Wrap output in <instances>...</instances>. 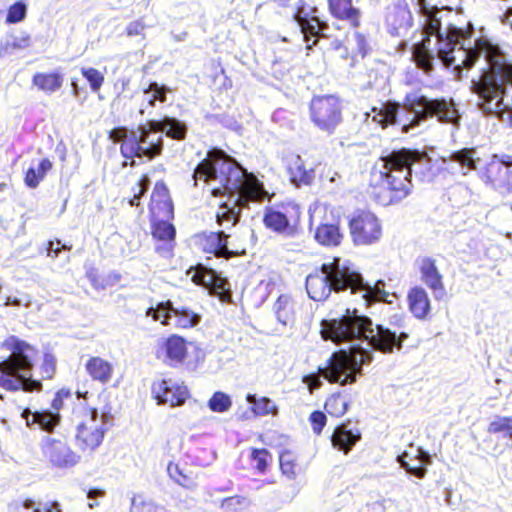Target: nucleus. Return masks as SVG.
<instances>
[{
	"mask_svg": "<svg viewBox=\"0 0 512 512\" xmlns=\"http://www.w3.org/2000/svg\"><path fill=\"white\" fill-rule=\"evenodd\" d=\"M320 332L323 339L338 345L347 344L348 349L333 353L327 365L319 369L321 375L311 373L303 377L310 393L322 386L321 377L340 385L354 383L362 373V366L372 361V350L393 353L395 349L400 350L408 338L406 332L397 334L382 325H374L357 309H347L339 318L322 320Z\"/></svg>",
	"mask_w": 512,
	"mask_h": 512,
	"instance_id": "obj_1",
	"label": "nucleus"
},
{
	"mask_svg": "<svg viewBox=\"0 0 512 512\" xmlns=\"http://www.w3.org/2000/svg\"><path fill=\"white\" fill-rule=\"evenodd\" d=\"M195 185L199 180L210 187L213 196L228 195L216 212L217 224L225 229L233 227L240 219L241 208L249 202H260L269 198V192L257 177L226 155L213 149L207 153L193 173Z\"/></svg>",
	"mask_w": 512,
	"mask_h": 512,
	"instance_id": "obj_2",
	"label": "nucleus"
},
{
	"mask_svg": "<svg viewBox=\"0 0 512 512\" xmlns=\"http://www.w3.org/2000/svg\"><path fill=\"white\" fill-rule=\"evenodd\" d=\"M436 117L441 123L458 129L461 115L453 98H429L419 91L405 95L402 104L395 101L381 102L365 112V120L382 128L398 125L402 133L413 132L428 118Z\"/></svg>",
	"mask_w": 512,
	"mask_h": 512,
	"instance_id": "obj_3",
	"label": "nucleus"
},
{
	"mask_svg": "<svg viewBox=\"0 0 512 512\" xmlns=\"http://www.w3.org/2000/svg\"><path fill=\"white\" fill-rule=\"evenodd\" d=\"M427 164L418 151L402 149L380 157L370 171L374 199L383 206L396 204L412 191V172L417 164Z\"/></svg>",
	"mask_w": 512,
	"mask_h": 512,
	"instance_id": "obj_4",
	"label": "nucleus"
},
{
	"mask_svg": "<svg viewBox=\"0 0 512 512\" xmlns=\"http://www.w3.org/2000/svg\"><path fill=\"white\" fill-rule=\"evenodd\" d=\"M384 282L377 281L374 285L365 282L362 275L351 268L347 261L333 257L322 264L319 272L306 278V290L314 301H323L332 291L350 290L351 294H359L367 306L373 301L388 302L389 293L384 289Z\"/></svg>",
	"mask_w": 512,
	"mask_h": 512,
	"instance_id": "obj_5",
	"label": "nucleus"
},
{
	"mask_svg": "<svg viewBox=\"0 0 512 512\" xmlns=\"http://www.w3.org/2000/svg\"><path fill=\"white\" fill-rule=\"evenodd\" d=\"M186 132L187 126L184 122L166 116L161 120L149 121L135 131H128L124 127L114 128L109 132V139L115 143L121 142V154L126 159H152L162 151L163 133L170 138L182 140Z\"/></svg>",
	"mask_w": 512,
	"mask_h": 512,
	"instance_id": "obj_6",
	"label": "nucleus"
},
{
	"mask_svg": "<svg viewBox=\"0 0 512 512\" xmlns=\"http://www.w3.org/2000/svg\"><path fill=\"white\" fill-rule=\"evenodd\" d=\"M10 355L0 362V387L8 391L39 390L41 383L32 379L31 371L37 351L16 336L8 337L2 344Z\"/></svg>",
	"mask_w": 512,
	"mask_h": 512,
	"instance_id": "obj_7",
	"label": "nucleus"
},
{
	"mask_svg": "<svg viewBox=\"0 0 512 512\" xmlns=\"http://www.w3.org/2000/svg\"><path fill=\"white\" fill-rule=\"evenodd\" d=\"M309 115L316 128L332 134L343 119L341 102L333 95L314 97L310 102Z\"/></svg>",
	"mask_w": 512,
	"mask_h": 512,
	"instance_id": "obj_8",
	"label": "nucleus"
},
{
	"mask_svg": "<svg viewBox=\"0 0 512 512\" xmlns=\"http://www.w3.org/2000/svg\"><path fill=\"white\" fill-rule=\"evenodd\" d=\"M478 176L486 186L499 193H512V156L493 155L490 161L479 168Z\"/></svg>",
	"mask_w": 512,
	"mask_h": 512,
	"instance_id": "obj_9",
	"label": "nucleus"
},
{
	"mask_svg": "<svg viewBox=\"0 0 512 512\" xmlns=\"http://www.w3.org/2000/svg\"><path fill=\"white\" fill-rule=\"evenodd\" d=\"M105 420L96 409L89 411L86 418L78 425L76 442L78 447L85 451H93L103 441L105 433Z\"/></svg>",
	"mask_w": 512,
	"mask_h": 512,
	"instance_id": "obj_10",
	"label": "nucleus"
},
{
	"mask_svg": "<svg viewBox=\"0 0 512 512\" xmlns=\"http://www.w3.org/2000/svg\"><path fill=\"white\" fill-rule=\"evenodd\" d=\"M350 234L354 244L370 245L377 242L382 235L378 218L371 212H361L349 222Z\"/></svg>",
	"mask_w": 512,
	"mask_h": 512,
	"instance_id": "obj_11",
	"label": "nucleus"
},
{
	"mask_svg": "<svg viewBox=\"0 0 512 512\" xmlns=\"http://www.w3.org/2000/svg\"><path fill=\"white\" fill-rule=\"evenodd\" d=\"M41 448L44 457L55 468L69 469L80 461V456L62 439L45 437Z\"/></svg>",
	"mask_w": 512,
	"mask_h": 512,
	"instance_id": "obj_12",
	"label": "nucleus"
},
{
	"mask_svg": "<svg viewBox=\"0 0 512 512\" xmlns=\"http://www.w3.org/2000/svg\"><path fill=\"white\" fill-rule=\"evenodd\" d=\"M152 395L159 405L177 407L185 403L189 397V391L183 381L168 378L153 382Z\"/></svg>",
	"mask_w": 512,
	"mask_h": 512,
	"instance_id": "obj_13",
	"label": "nucleus"
},
{
	"mask_svg": "<svg viewBox=\"0 0 512 512\" xmlns=\"http://www.w3.org/2000/svg\"><path fill=\"white\" fill-rule=\"evenodd\" d=\"M187 275L196 284L205 287L211 294L217 295L225 301L229 297L230 285L226 278L222 277L215 270L203 265L191 267Z\"/></svg>",
	"mask_w": 512,
	"mask_h": 512,
	"instance_id": "obj_14",
	"label": "nucleus"
},
{
	"mask_svg": "<svg viewBox=\"0 0 512 512\" xmlns=\"http://www.w3.org/2000/svg\"><path fill=\"white\" fill-rule=\"evenodd\" d=\"M479 152L476 148H462L450 153L443 161L448 168L463 176L468 175L470 171L478 170L480 164Z\"/></svg>",
	"mask_w": 512,
	"mask_h": 512,
	"instance_id": "obj_15",
	"label": "nucleus"
},
{
	"mask_svg": "<svg viewBox=\"0 0 512 512\" xmlns=\"http://www.w3.org/2000/svg\"><path fill=\"white\" fill-rule=\"evenodd\" d=\"M421 281L433 292L436 299L445 295L443 276L439 272L436 261L430 257H421L416 261Z\"/></svg>",
	"mask_w": 512,
	"mask_h": 512,
	"instance_id": "obj_16",
	"label": "nucleus"
},
{
	"mask_svg": "<svg viewBox=\"0 0 512 512\" xmlns=\"http://www.w3.org/2000/svg\"><path fill=\"white\" fill-rule=\"evenodd\" d=\"M287 172L290 181L295 186L311 185L315 179L314 166L304 161L299 155H294L288 159Z\"/></svg>",
	"mask_w": 512,
	"mask_h": 512,
	"instance_id": "obj_17",
	"label": "nucleus"
},
{
	"mask_svg": "<svg viewBox=\"0 0 512 512\" xmlns=\"http://www.w3.org/2000/svg\"><path fill=\"white\" fill-rule=\"evenodd\" d=\"M149 208L153 218H171L173 216V204L164 183L159 182L154 186Z\"/></svg>",
	"mask_w": 512,
	"mask_h": 512,
	"instance_id": "obj_18",
	"label": "nucleus"
},
{
	"mask_svg": "<svg viewBox=\"0 0 512 512\" xmlns=\"http://www.w3.org/2000/svg\"><path fill=\"white\" fill-rule=\"evenodd\" d=\"M84 369L93 381L102 385L108 384L114 375L113 363L100 356L89 357L84 364Z\"/></svg>",
	"mask_w": 512,
	"mask_h": 512,
	"instance_id": "obj_19",
	"label": "nucleus"
},
{
	"mask_svg": "<svg viewBox=\"0 0 512 512\" xmlns=\"http://www.w3.org/2000/svg\"><path fill=\"white\" fill-rule=\"evenodd\" d=\"M360 439L359 429L350 428L348 424L336 426L331 435L332 446L344 454H348Z\"/></svg>",
	"mask_w": 512,
	"mask_h": 512,
	"instance_id": "obj_20",
	"label": "nucleus"
},
{
	"mask_svg": "<svg viewBox=\"0 0 512 512\" xmlns=\"http://www.w3.org/2000/svg\"><path fill=\"white\" fill-rule=\"evenodd\" d=\"M227 238L224 231L204 233L200 237V245L206 253L227 259L234 255L227 247Z\"/></svg>",
	"mask_w": 512,
	"mask_h": 512,
	"instance_id": "obj_21",
	"label": "nucleus"
},
{
	"mask_svg": "<svg viewBox=\"0 0 512 512\" xmlns=\"http://www.w3.org/2000/svg\"><path fill=\"white\" fill-rule=\"evenodd\" d=\"M21 417L25 420L27 426L38 424L42 430L47 432L52 431L60 421L59 413L50 410L32 412L29 408H25Z\"/></svg>",
	"mask_w": 512,
	"mask_h": 512,
	"instance_id": "obj_22",
	"label": "nucleus"
},
{
	"mask_svg": "<svg viewBox=\"0 0 512 512\" xmlns=\"http://www.w3.org/2000/svg\"><path fill=\"white\" fill-rule=\"evenodd\" d=\"M411 313L417 319H425L431 310L430 299L426 290L420 286L412 287L407 294Z\"/></svg>",
	"mask_w": 512,
	"mask_h": 512,
	"instance_id": "obj_23",
	"label": "nucleus"
},
{
	"mask_svg": "<svg viewBox=\"0 0 512 512\" xmlns=\"http://www.w3.org/2000/svg\"><path fill=\"white\" fill-rule=\"evenodd\" d=\"M386 22L392 34H398L400 29H407L412 24V16L406 4H398L388 9Z\"/></svg>",
	"mask_w": 512,
	"mask_h": 512,
	"instance_id": "obj_24",
	"label": "nucleus"
},
{
	"mask_svg": "<svg viewBox=\"0 0 512 512\" xmlns=\"http://www.w3.org/2000/svg\"><path fill=\"white\" fill-rule=\"evenodd\" d=\"M30 46V35L21 31L18 34H6L0 42V57L4 58Z\"/></svg>",
	"mask_w": 512,
	"mask_h": 512,
	"instance_id": "obj_25",
	"label": "nucleus"
},
{
	"mask_svg": "<svg viewBox=\"0 0 512 512\" xmlns=\"http://www.w3.org/2000/svg\"><path fill=\"white\" fill-rule=\"evenodd\" d=\"M276 319L284 326L293 325L296 319L295 302L289 295H280L273 305Z\"/></svg>",
	"mask_w": 512,
	"mask_h": 512,
	"instance_id": "obj_26",
	"label": "nucleus"
},
{
	"mask_svg": "<svg viewBox=\"0 0 512 512\" xmlns=\"http://www.w3.org/2000/svg\"><path fill=\"white\" fill-rule=\"evenodd\" d=\"M329 10L338 19L349 21L354 27L359 25V10L352 0H329Z\"/></svg>",
	"mask_w": 512,
	"mask_h": 512,
	"instance_id": "obj_27",
	"label": "nucleus"
},
{
	"mask_svg": "<svg viewBox=\"0 0 512 512\" xmlns=\"http://www.w3.org/2000/svg\"><path fill=\"white\" fill-rule=\"evenodd\" d=\"M166 357L170 365L176 366L181 364L187 356V346L184 338L172 335L168 337L164 343Z\"/></svg>",
	"mask_w": 512,
	"mask_h": 512,
	"instance_id": "obj_28",
	"label": "nucleus"
},
{
	"mask_svg": "<svg viewBox=\"0 0 512 512\" xmlns=\"http://www.w3.org/2000/svg\"><path fill=\"white\" fill-rule=\"evenodd\" d=\"M314 237L321 245L338 246L341 243L343 235L341 234L338 225L321 224L316 228Z\"/></svg>",
	"mask_w": 512,
	"mask_h": 512,
	"instance_id": "obj_29",
	"label": "nucleus"
},
{
	"mask_svg": "<svg viewBox=\"0 0 512 512\" xmlns=\"http://www.w3.org/2000/svg\"><path fill=\"white\" fill-rule=\"evenodd\" d=\"M53 164L48 158H42L37 167H30L25 174V184L29 188H36L45 178L46 174L52 169Z\"/></svg>",
	"mask_w": 512,
	"mask_h": 512,
	"instance_id": "obj_30",
	"label": "nucleus"
},
{
	"mask_svg": "<svg viewBox=\"0 0 512 512\" xmlns=\"http://www.w3.org/2000/svg\"><path fill=\"white\" fill-rule=\"evenodd\" d=\"M410 455L408 452L402 453L400 456H398L397 460L400 463L401 467L405 469L408 473L416 476L417 478H424L426 475V468L424 465L427 463L425 459L429 458V455L424 453L421 449L417 450V456L419 465H412L409 463Z\"/></svg>",
	"mask_w": 512,
	"mask_h": 512,
	"instance_id": "obj_31",
	"label": "nucleus"
},
{
	"mask_svg": "<svg viewBox=\"0 0 512 512\" xmlns=\"http://www.w3.org/2000/svg\"><path fill=\"white\" fill-rule=\"evenodd\" d=\"M32 82L40 90L46 93H53L62 86L63 78L58 73H36L33 76Z\"/></svg>",
	"mask_w": 512,
	"mask_h": 512,
	"instance_id": "obj_32",
	"label": "nucleus"
},
{
	"mask_svg": "<svg viewBox=\"0 0 512 512\" xmlns=\"http://www.w3.org/2000/svg\"><path fill=\"white\" fill-rule=\"evenodd\" d=\"M263 222L267 228L277 233H284L289 227L287 216L272 207L266 208Z\"/></svg>",
	"mask_w": 512,
	"mask_h": 512,
	"instance_id": "obj_33",
	"label": "nucleus"
},
{
	"mask_svg": "<svg viewBox=\"0 0 512 512\" xmlns=\"http://www.w3.org/2000/svg\"><path fill=\"white\" fill-rule=\"evenodd\" d=\"M246 401L253 405L252 411L255 415L258 416H266V415H276L278 412V407L276 404L268 397H257L255 394H247Z\"/></svg>",
	"mask_w": 512,
	"mask_h": 512,
	"instance_id": "obj_34",
	"label": "nucleus"
},
{
	"mask_svg": "<svg viewBox=\"0 0 512 512\" xmlns=\"http://www.w3.org/2000/svg\"><path fill=\"white\" fill-rule=\"evenodd\" d=\"M172 319V325L186 329L196 326L200 322L201 316L189 308L174 307Z\"/></svg>",
	"mask_w": 512,
	"mask_h": 512,
	"instance_id": "obj_35",
	"label": "nucleus"
},
{
	"mask_svg": "<svg viewBox=\"0 0 512 512\" xmlns=\"http://www.w3.org/2000/svg\"><path fill=\"white\" fill-rule=\"evenodd\" d=\"M174 307L170 301L160 302L155 307L146 310V316L154 321H160L164 325H172Z\"/></svg>",
	"mask_w": 512,
	"mask_h": 512,
	"instance_id": "obj_36",
	"label": "nucleus"
},
{
	"mask_svg": "<svg viewBox=\"0 0 512 512\" xmlns=\"http://www.w3.org/2000/svg\"><path fill=\"white\" fill-rule=\"evenodd\" d=\"M169 218H154L155 222H153L152 226V234L153 237L166 241L170 244L175 238V227L168 222Z\"/></svg>",
	"mask_w": 512,
	"mask_h": 512,
	"instance_id": "obj_37",
	"label": "nucleus"
},
{
	"mask_svg": "<svg viewBox=\"0 0 512 512\" xmlns=\"http://www.w3.org/2000/svg\"><path fill=\"white\" fill-rule=\"evenodd\" d=\"M170 91L165 85H159L157 82H151L143 92V102L148 106H154L156 101L165 102L166 95Z\"/></svg>",
	"mask_w": 512,
	"mask_h": 512,
	"instance_id": "obj_38",
	"label": "nucleus"
},
{
	"mask_svg": "<svg viewBox=\"0 0 512 512\" xmlns=\"http://www.w3.org/2000/svg\"><path fill=\"white\" fill-rule=\"evenodd\" d=\"M349 400L340 393L333 394L325 402V410L334 417L344 415L348 409Z\"/></svg>",
	"mask_w": 512,
	"mask_h": 512,
	"instance_id": "obj_39",
	"label": "nucleus"
},
{
	"mask_svg": "<svg viewBox=\"0 0 512 512\" xmlns=\"http://www.w3.org/2000/svg\"><path fill=\"white\" fill-rule=\"evenodd\" d=\"M488 433H504L510 438L512 434V418L506 416H495L488 425Z\"/></svg>",
	"mask_w": 512,
	"mask_h": 512,
	"instance_id": "obj_40",
	"label": "nucleus"
},
{
	"mask_svg": "<svg viewBox=\"0 0 512 512\" xmlns=\"http://www.w3.org/2000/svg\"><path fill=\"white\" fill-rule=\"evenodd\" d=\"M232 406L230 396L224 392L217 391L208 401V407L211 411L223 413L228 411Z\"/></svg>",
	"mask_w": 512,
	"mask_h": 512,
	"instance_id": "obj_41",
	"label": "nucleus"
},
{
	"mask_svg": "<svg viewBox=\"0 0 512 512\" xmlns=\"http://www.w3.org/2000/svg\"><path fill=\"white\" fill-rule=\"evenodd\" d=\"M22 506L24 509L31 510L32 512H62L61 505L57 501L42 503L33 499H26L23 501Z\"/></svg>",
	"mask_w": 512,
	"mask_h": 512,
	"instance_id": "obj_42",
	"label": "nucleus"
},
{
	"mask_svg": "<svg viewBox=\"0 0 512 512\" xmlns=\"http://www.w3.org/2000/svg\"><path fill=\"white\" fill-rule=\"evenodd\" d=\"M82 76L89 83L90 89L92 92H98L101 86L104 83V73L93 68V67H82L81 68Z\"/></svg>",
	"mask_w": 512,
	"mask_h": 512,
	"instance_id": "obj_43",
	"label": "nucleus"
},
{
	"mask_svg": "<svg viewBox=\"0 0 512 512\" xmlns=\"http://www.w3.org/2000/svg\"><path fill=\"white\" fill-rule=\"evenodd\" d=\"M280 469L282 474L285 475L289 479H295L296 471H295V457L289 451H284L280 454L279 457Z\"/></svg>",
	"mask_w": 512,
	"mask_h": 512,
	"instance_id": "obj_44",
	"label": "nucleus"
},
{
	"mask_svg": "<svg viewBox=\"0 0 512 512\" xmlns=\"http://www.w3.org/2000/svg\"><path fill=\"white\" fill-rule=\"evenodd\" d=\"M27 6L22 1H18L11 5L8 9L6 22L9 24L18 23L26 17Z\"/></svg>",
	"mask_w": 512,
	"mask_h": 512,
	"instance_id": "obj_45",
	"label": "nucleus"
},
{
	"mask_svg": "<svg viewBox=\"0 0 512 512\" xmlns=\"http://www.w3.org/2000/svg\"><path fill=\"white\" fill-rule=\"evenodd\" d=\"M155 509V503L143 495H134L131 498L130 512H152Z\"/></svg>",
	"mask_w": 512,
	"mask_h": 512,
	"instance_id": "obj_46",
	"label": "nucleus"
},
{
	"mask_svg": "<svg viewBox=\"0 0 512 512\" xmlns=\"http://www.w3.org/2000/svg\"><path fill=\"white\" fill-rule=\"evenodd\" d=\"M150 185V180L146 175H143L132 188L133 197L129 199V204L131 206H139V200L142 195L148 190Z\"/></svg>",
	"mask_w": 512,
	"mask_h": 512,
	"instance_id": "obj_47",
	"label": "nucleus"
},
{
	"mask_svg": "<svg viewBox=\"0 0 512 512\" xmlns=\"http://www.w3.org/2000/svg\"><path fill=\"white\" fill-rule=\"evenodd\" d=\"M167 472L169 477L178 483L181 486H187L189 479L188 477L182 472L179 465L173 462H170L167 466Z\"/></svg>",
	"mask_w": 512,
	"mask_h": 512,
	"instance_id": "obj_48",
	"label": "nucleus"
},
{
	"mask_svg": "<svg viewBox=\"0 0 512 512\" xmlns=\"http://www.w3.org/2000/svg\"><path fill=\"white\" fill-rule=\"evenodd\" d=\"M312 430L315 434L320 435L326 425L327 417L322 411L316 410L310 414Z\"/></svg>",
	"mask_w": 512,
	"mask_h": 512,
	"instance_id": "obj_49",
	"label": "nucleus"
},
{
	"mask_svg": "<svg viewBox=\"0 0 512 512\" xmlns=\"http://www.w3.org/2000/svg\"><path fill=\"white\" fill-rule=\"evenodd\" d=\"M251 458L256 461V468L259 471H264L268 464L270 454L266 449H252Z\"/></svg>",
	"mask_w": 512,
	"mask_h": 512,
	"instance_id": "obj_50",
	"label": "nucleus"
},
{
	"mask_svg": "<svg viewBox=\"0 0 512 512\" xmlns=\"http://www.w3.org/2000/svg\"><path fill=\"white\" fill-rule=\"evenodd\" d=\"M31 304V296L25 293H21L20 296H6L4 300V306H25L28 307Z\"/></svg>",
	"mask_w": 512,
	"mask_h": 512,
	"instance_id": "obj_51",
	"label": "nucleus"
},
{
	"mask_svg": "<svg viewBox=\"0 0 512 512\" xmlns=\"http://www.w3.org/2000/svg\"><path fill=\"white\" fill-rule=\"evenodd\" d=\"M315 27L313 25L309 24V27H305L304 25H301L302 33L304 34V40L307 43L306 48L311 49L314 45L317 44L318 38L315 32Z\"/></svg>",
	"mask_w": 512,
	"mask_h": 512,
	"instance_id": "obj_52",
	"label": "nucleus"
},
{
	"mask_svg": "<svg viewBox=\"0 0 512 512\" xmlns=\"http://www.w3.org/2000/svg\"><path fill=\"white\" fill-rule=\"evenodd\" d=\"M60 244L61 242L59 240H56L55 242L49 241L46 245L47 256L52 259H55L56 257H58L62 249H70V247H68L67 245H62V247H60Z\"/></svg>",
	"mask_w": 512,
	"mask_h": 512,
	"instance_id": "obj_53",
	"label": "nucleus"
},
{
	"mask_svg": "<svg viewBox=\"0 0 512 512\" xmlns=\"http://www.w3.org/2000/svg\"><path fill=\"white\" fill-rule=\"evenodd\" d=\"M145 29V24L142 20H136L128 24L126 32L128 36L141 35Z\"/></svg>",
	"mask_w": 512,
	"mask_h": 512,
	"instance_id": "obj_54",
	"label": "nucleus"
},
{
	"mask_svg": "<svg viewBox=\"0 0 512 512\" xmlns=\"http://www.w3.org/2000/svg\"><path fill=\"white\" fill-rule=\"evenodd\" d=\"M352 40L356 43L357 45V53L360 54L362 57L366 54V40H365V37L360 34L359 32H355L353 34V38Z\"/></svg>",
	"mask_w": 512,
	"mask_h": 512,
	"instance_id": "obj_55",
	"label": "nucleus"
},
{
	"mask_svg": "<svg viewBox=\"0 0 512 512\" xmlns=\"http://www.w3.org/2000/svg\"><path fill=\"white\" fill-rule=\"evenodd\" d=\"M244 502V499L239 496L229 497L223 500L222 508L229 509H237V507L241 506Z\"/></svg>",
	"mask_w": 512,
	"mask_h": 512,
	"instance_id": "obj_56",
	"label": "nucleus"
},
{
	"mask_svg": "<svg viewBox=\"0 0 512 512\" xmlns=\"http://www.w3.org/2000/svg\"><path fill=\"white\" fill-rule=\"evenodd\" d=\"M55 368V361L51 355H46L42 366L46 378H51Z\"/></svg>",
	"mask_w": 512,
	"mask_h": 512,
	"instance_id": "obj_57",
	"label": "nucleus"
},
{
	"mask_svg": "<svg viewBox=\"0 0 512 512\" xmlns=\"http://www.w3.org/2000/svg\"><path fill=\"white\" fill-rule=\"evenodd\" d=\"M62 406V399L60 397L55 396V398L52 401V408L55 410V412H58Z\"/></svg>",
	"mask_w": 512,
	"mask_h": 512,
	"instance_id": "obj_58",
	"label": "nucleus"
},
{
	"mask_svg": "<svg viewBox=\"0 0 512 512\" xmlns=\"http://www.w3.org/2000/svg\"><path fill=\"white\" fill-rule=\"evenodd\" d=\"M102 495H103V491L98 490V489H91L87 493V498L93 499L95 497L102 496Z\"/></svg>",
	"mask_w": 512,
	"mask_h": 512,
	"instance_id": "obj_59",
	"label": "nucleus"
},
{
	"mask_svg": "<svg viewBox=\"0 0 512 512\" xmlns=\"http://www.w3.org/2000/svg\"><path fill=\"white\" fill-rule=\"evenodd\" d=\"M505 22L512 27V8H509L505 13Z\"/></svg>",
	"mask_w": 512,
	"mask_h": 512,
	"instance_id": "obj_60",
	"label": "nucleus"
},
{
	"mask_svg": "<svg viewBox=\"0 0 512 512\" xmlns=\"http://www.w3.org/2000/svg\"><path fill=\"white\" fill-rule=\"evenodd\" d=\"M69 395H70V392L66 391V390H63V389L58 391L57 394H56V396L60 397V399H62V400H63L64 397H69Z\"/></svg>",
	"mask_w": 512,
	"mask_h": 512,
	"instance_id": "obj_61",
	"label": "nucleus"
},
{
	"mask_svg": "<svg viewBox=\"0 0 512 512\" xmlns=\"http://www.w3.org/2000/svg\"><path fill=\"white\" fill-rule=\"evenodd\" d=\"M76 393H77L78 398H86L87 394H88L87 391H85V392L77 391Z\"/></svg>",
	"mask_w": 512,
	"mask_h": 512,
	"instance_id": "obj_62",
	"label": "nucleus"
},
{
	"mask_svg": "<svg viewBox=\"0 0 512 512\" xmlns=\"http://www.w3.org/2000/svg\"><path fill=\"white\" fill-rule=\"evenodd\" d=\"M170 252H171V248H170V247H167V248H164V249H163V254H164V255H169V254H170Z\"/></svg>",
	"mask_w": 512,
	"mask_h": 512,
	"instance_id": "obj_63",
	"label": "nucleus"
},
{
	"mask_svg": "<svg viewBox=\"0 0 512 512\" xmlns=\"http://www.w3.org/2000/svg\"><path fill=\"white\" fill-rule=\"evenodd\" d=\"M97 505H98V503H97V502H90V503L88 504L89 508H91V509H92V508H94V507H95V506H97Z\"/></svg>",
	"mask_w": 512,
	"mask_h": 512,
	"instance_id": "obj_64",
	"label": "nucleus"
}]
</instances>
